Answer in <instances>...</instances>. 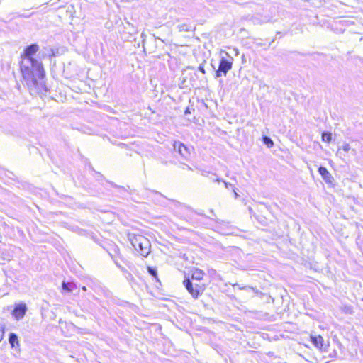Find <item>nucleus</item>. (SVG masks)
<instances>
[{
  "instance_id": "20",
  "label": "nucleus",
  "mask_w": 363,
  "mask_h": 363,
  "mask_svg": "<svg viewBox=\"0 0 363 363\" xmlns=\"http://www.w3.org/2000/svg\"><path fill=\"white\" fill-rule=\"evenodd\" d=\"M342 311L347 314H352L353 313L352 308L350 306H344Z\"/></svg>"
},
{
  "instance_id": "10",
  "label": "nucleus",
  "mask_w": 363,
  "mask_h": 363,
  "mask_svg": "<svg viewBox=\"0 0 363 363\" xmlns=\"http://www.w3.org/2000/svg\"><path fill=\"white\" fill-rule=\"evenodd\" d=\"M179 154L182 157L187 158L190 155L189 149L184 143L183 145H179Z\"/></svg>"
},
{
  "instance_id": "28",
  "label": "nucleus",
  "mask_w": 363,
  "mask_h": 363,
  "mask_svg": "<svg viewBox=\"0 0 363 363\" xmlns=\"http://www.w3.org/2000/svg\"><path fill=\"white\" fill-rule=\"evenodd\" d=\"M234 286L238 287L239 289L242 290L241 288L242 287V286L240 285L239 284H235Z\"/></svg>"
},
{
  "instance_id": "23",
  "label": "nucleus",
  "mask_w": 363,
  "mask_h": 363,
  "mask_svg": "<svg viewBox=\"0 0 363 363\" xmlns=\"http://www.w3.org/2000/svg\"><path fill=\"white\" fill-rule=\"evenodd\" d=\"M198 69L202 72L203 74H206V71H205V69H204V67H203V64H201L199 67H198Z\"/></svg>"
},
{
  "instance_id": "4",
  "label": "nucleus",
  "mask_w": 363,
  "mask_h": 363,
  "mask_svg": "<svg viewBox=\"0 0 363 363\" xmlns=\"http://www.w3.org/2000/svg\"><path fill=\"white\" fill-rule=\"evenodd\" d=\"M233 60V58H231L230 60H228L222 57L219 62L218 68L215 72V78H219L222 74L226 76L228 71L232 69Z\"/></svg>"
},
{
  "instance_id": "26",
  "label": "nucleus",
  "mask_w": 363,
  "mask_h": 363,
  "mask_svg": "<svg viewBox=\"0 0 363 363\" xmlns=\"http://www.w3.org/2000/svg\"><path fill=\"white\" fill-rule=\"evenodd\" d=\"M233 193H234L235 198L238 199L240 196V195L236 192L235 188H233Z\"/></svg>"
},
{
  "instance_id": "12",
  "label": "nucleus",
  "mask_w": 363,
  "mask_h": 363,
  "mask_svg": "<svg viewBox=\"0 0 363 363\" xmlns=\"http://www.w3.org/2000/svg\"><path fill=\"white\" fill-rule=\"evenodd\" d=\"M116 265L118 268L121 269V271L123 272L124 277L128 280V281H133L134 278L130 272H129L127 269H125L124 267H121L120 264H118L117 262H116Z\"/></svg>"
},
{
  "instance_id": "7",
  "label": "nucleus",
  "mask_w": 363,
  "mask_h": 363,
  "mask_svg": "<svg viewBox=\"0 0 363 363\" xmlns=\"http://www.w3.org/2000/svg\"><path fill=\"white\" fill-rule=\"evenodd\" d=\"M26 311V305L25 303H19L15 306L13 311V315L17 320H19L23 318Z\"/></svg>"
},
{
  "instance_id": "1",
  "label": "nucleus",
  "mask_w": 363,
  "mask_h": 363,
  "mask_svg": "<svg viewBox=\"0 0 363 363\" xmlns=\"http://www.w3.org/2000/svg\"><path fill=\"white\" fill-rule=\"evenodd\" d=\"M38 50V45L33 43L26 46L21 55V74L31 94H44L48 91L44 82L45 74L43 64L33 57Z\"/></svg>"
},
{
  "instance_id": "11",
  "label": "nucleus",
  "mask_w": 363,
  "mask_h": 363,
  "mask_svg": "<svg viewBox=\"0 0 363 363\" xmlns=\"http://www.w3.org/2000/svg\"><path fill=\"white\" fill-rule=\"evenodd\" d=\"M76 287L74 283L63 281L62 284V288L64 291L72 292Z\"/></svg>"
},
{
  "instance_id": "27",
  "label": "nucleus",
  "mask_w": 363,
  "mask_h": 363,
  "mask_svg": "<svg viewBox=\"0 0 363 363\" xmlns=\"http://www.w3.org/2000/svg\"><path fill=\"white\" fill-rule=\"evenodd\" d=\"M189 113H190V108H189V107H187V108H186V110L184 111V114H185V115H187V114H189Z\"/></svg>"
},
{
  "instance_id": "22",
  "label": "nucleus",
  "mask_w": 363,
  "mask_h": 363,
  "mask_svg": "<svg viewBox=\"0 0 363 363\" xmlns=\"http://www.w3.org/2000/svg\"><path fill=\"white\" fill-rule=\"evenodd\" d=\"M351 147H350V145L349 144H345L343 146H342V150L345 152H348L350 150Z\"/></svg>"
},
{
  "instance_id": "9",
  "label": "nucleus",
  "mask_w": 363,
  "mask_h": 363,
  "mask_svg": "<svg viewBox=\"0 0 363 363\" xmlns=\"http://www.w3.org/2000/svg\"><path fill=\"white\" fill-rule=\"evenodd\" d=\"M203 272L199 269H195L191 274V279L193 280L201 281L203 277Z\"/></svg>"
},
{
  "instance_id": "15",
  "label": "nucleus",
  "mask_w": 363,
  "mask_h": 363,
  "mask_svg": "<svg viewBox=\"0 0 363 363\" xmlns=\"http://www.w3.org/2000/svg\"><path fill=\"white\" fill-rule=\"evenodd\" d=\"M177 28L180 32L193 30L191 26L185 23L178 25Z\"/></svg>"
},
{
  "instance_id": "17",
  "label": "nucleus",
  "mask_w": 363,
  "mask_h": 363,
  "mask_svg": "<svg viewBox=\"0 0 363 363\" xmlns=\"http://www.w3.org/2000/svg\"><path fill=\"white\" fill-rule=\"evenodd\" d=\"M241 289H242V290H245L247 291H253L256 294L259 293V291L257 288H254L249 285H244V286H242V287Z\"/></svg>"
},
{
  "instance_id": "8",
  "label": "nucleus",
  "mask_w": 363,
  "mask_h": 363,
  "mask_svg": "<svg viewBox=\"0 0 363 363\" xmlns=\"http://www.w3.org/2000/svg\"><path fill=\"white\" fill-rule=\"evenodd\" d=\"M9 342L13 349H18L19 347V342L18 336L14 333H11L9 336Z\"/></svg>"
},
{
  "instance_id": "21",
  "label": "nucleus",
  "mask_w": 363,
  "mask_h": 363,
  "mask_svg": "<svg viewBox=\"0 0 363 363\" xmlns=\"http://www.w3.org/2000/svg\"><path fill=\"white\" fill-rule=\"evenodd\" d=\"M140 37L142 38V43H143V50L145 51V42L146 34L144 32H143L141 33Z\"/></svg>"
},
{
  "instance_id": "13",
  "label": "nucleus",
  "mask_w": 363,
  "mask_h": 363,
  "mask_svg": "<svg viewBox=\"0 0 363 363\" xmlns=\"http://www.w3.org/2000/svg\"><path fill=\"white\" fill-rule=\"evenodd\" d=\"M147 269V272L150 274V275H151L155 279L156 281L160 282V280H159V278L157 276V268L148 266Z\"/></svg>"
},
{
  "instance_id": "19",
  "label": "nucleus",
  "mask_w": 363,
  "mask_h": 363,
  "mask_svg": "<svg viewBox=\"0 0 363 363\" xmlns=\"http://www.w3.org/2000/svg\"><path fill=\"white\" fill-rule=\"evenodd\" d=\"M179 145H183V143L179 141H174L172 145L174 151L177 152L178 153L179 150Z\"/></svg>"
},
{
  "instance_id": "3",
  "label": "nucleus",
  "mask_w": 363,
  "mask_h": 363,
  "mask_svg": "<svg viewBox=\"0 0 363 363\" xmlns=\"http://www.w3.org/2000/svg\"><path fill=\"white\" fill-rule=\"evenodd\" d=\"M183 284L194 299H197L204 292L206 289L204 284H193L191 279L186 276H185Z\"/></svg>"
},
{
  "instance_id": "29",
  "label": "nucleus",
  "mask_w": 363,
  "mask_h": 363,
  "mask_svg": "<svg viewBox=\"0 0 363 363\" xmlns=\"http://www.w3.org/2000/svg\"><path fill=\"white\" fill-rule=\"evenodd\" d=\"M82 289L83 291H86V287L85 286H83L82 287Z\"/></svg>"
},
{
  "instance_id": "6",
  "label": "nucleus",
  "mask_w": 363,
  "mask_h": 363,
  "mask_svg": "<svg viewBox=\"0 0 363 363\" xmlns=\"http://www.w3.org/2000/svg\"><path fill=\"white\" fill-rule=\"evenodd\" d=\"M318 172L326 184L329 185H334V177L325 167L320 166L318 167Z\"/></svg>"
},
{
  "instance_id": "18",
  "label": "nucleus",
  "mask_w": 363,
  "mask_h": 363,
  "mask_svg": "<svg viewBox=\"0 0 363 363\" xmlns=\"http://www.w3.org/2000/svg\"><path fill=\"white\" fill-rule=\"evenodd\" d=\"M212 179H213V181H215V182H223L224 183L226 189H230V187H233V184H230L229 182H226L225 181H223V180H221V179H218L217 177L215 178V179L213 178Z\"/></svg>"
},
{
  "instance_id": "24",
  "label": "nucleus",
  "mask_w": 363,
  "mask_h": 363,
  "mask_svg": "<svg viewBox=\"0 0 363 363\" xmlns=\"http://www.w3.org/2000/svg\"><path fill=\"white\" fill-rule=\"evenodd\" d=\"M112 186L113 187H116V188H118V189H123V190H125V188L123 187V186H118L116 184H114L113 182H109Z\"/></svg>"
},
{
  "instance_id": "14",
  "label": "nucleus",
  "mask_w": 363,
  "mask_h": 363,
  "mask_svg": "<svg viewBox=\"0 0 363 363\" xmlns=\"http://www.w3.org/2000/svg\"><path fill=\"white\" fill-rule=\"evenodd\" d=\"M332 138H333V135L330 132L324 131L322 133V135H321L322 141L326 142V143H330V142H331Z\"/></svg>"
},
{
  "instance_id": "25",
  "label": "nucleus",
  "mask_w": 363,
  "mask_h": 363,
  "mask_svg": "<svg viewBox=\"0 0 363 363\" xmlns=\"http://www.w3.org/2000/svg\"><path fill=\"white\" fill-rule=\"evenodd\" d=\"M4 336V330H0V342L3 340Z\"/></svg>"
},
{
  "instance_id": "5",
  "label": "nucleus",
  "mask_w": 363,
  "mask_h": 363,
  "mask_svg": "<svg viewBox=\"0 0 363 363\" xmlns=\"http://www.w3.org/2000/svg\"><path fill=\"white\" fill-rule=\"evenodd\" d=\"M311 342L313 343V345L317 347L318 349L320 350L323 352H326L328 350V347H329L328 344H325L324 342V340L321 335H311L310 336Z\"/></svg>"
},
{
  "instance_id": "32",
  "label": "nucleus",
  "mask_w": 363,
  "mask_h": 363,
  "mask_svg": "<svg viewBox=\"0 0 363 363\" xmlns=\"http://www.w3.org/2000/svg\"><path fill=\"white\" fill-rule=\"evenodd\" d=\"M156 194H158L160 196H163V195L157 191H155Z\"/></svg>"
},
{
  "instance_id": "30",
  "label": "nucleus",
  "mask_w": 363,
  "mask_h": 363,
  "mask_svg": "<svg viewBox=\"0 0 363 363\" xmlns=\"http://www.w3.org/2000/svg\"><path fill=\"white\" fill-rule=\"evenodd\" d=\"M96 173L99 175V177H101V178L104 177L103 175L101 174L100 173H99V172H96Z\"/></svg>"
},
{
  "instance_id": "31",
  "label": "nucleus",
  "mask_w": 363,
  "mask_h": 363,
  "mask_svg": "<svg viewBox=\"0 0 363 363\" xmlns=\"http://www.w3.org/2000/svg\"><path fill=\"white\" fill-rule=\"evenodd\" d=\"M49 56H50V57L54 56V52H53V51H52V54H50V55H49Z\"/></svg>"
},
{
  "instance_id": "2",
  "label": "nucleus",
  "mask_w": 363,
  "mask_h": 363,
  "mask_svg": "<svg viewBox=\"0 0 363 363\" xmlns=\"http://www.w3.org/2000/svg\"><path fill=\"white\" fill-rule=\"evenodd\" d=\"M131 245L140 255L146 257L150 252V242L149 240L141 235H129Z\"/></svg>"
},
{
  "instance_id": "33",
  "label": "nucleus",
  "mask_w": 363,
  "mask_h": 363,
  "mask_svg": "<svg viewBox=\"0 0 363 363\" xmlns=\"http://www.w3.org/2000/svg\"><path fill=\"white\" fill-rule=\"evenodd\" d=\"M273 42H274V39H273V40H272V42L269 43V45H270Z\"/></svg>"
},
{
  "instance_id": "16",
  "label": "nucleus",
  "mask_w": 363,
  "mask_h": 363,
  "mask_svg": "<svg viewBox=\"0 0 363 363\" xmlns=\"http://www.w3.org/2000/svg\"><path fill=\"white\" fill-rule=\"evenodd\" d=\"M262 141L268 147L274 146V142L269 136L264 135L262 137Z\"/></svg>"
}]
</instances>
